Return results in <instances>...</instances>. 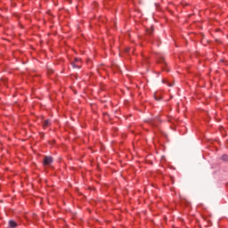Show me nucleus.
<instances>
[{
    "label": "nucleus",
    "instance_id": "f257e3e1",
    "mask_svg": "<svg viewBox=\"0 0 228 228\" xmlns=\"http://www.w3.org/2000/svg\"><path fill=\"white\" fill-rule=\"evenodd\" d=\"M53 163V158L52 157H45L44 159V165H51Z\"/></svg>",
    "mask_w": 228,
    "mask_h": 228
},
{
    "label": "nucleus",
    "instance_id": "f03ea898",
    "mask_svg": "<svg viewBox=\"0 0 228 228\" xmlns=\"http://www.w3.org/2000/svg\"><path fill=\"white\" fill-rule=\"evenodd\" d=\"M9 226L11 228H15V227H17V223L13 220H11V221H9Z\"/></svg>",
    "mask_w": 228,
    "mask_h": 228
},
{
    "label": "nucleus",
    "instance_id": "7ed1b4c3",
    "mask_svg": "<svg viewBox=\"0 0 228 228\" xmlns=\"http://www.w3.org/2000/svg\"><path fill=\"white\" fill-rule=\"evenodd\" d=\"M49 126H51V120L46 119L44 123H43V127H49Z\"/></svg>",
    "mask_w": 228,
    "mask_h": 228
},
{
    "label": "nucleus",
    "instance_id": "20e7f679",
    "mask_svg": "<svg viewBox=\"0 0 228 228\" xmlns=\"http://www.w3.org/2000/svg\"><path fill=\"white\" fill-rule=\"evenodd\" d=\"M73 67L75 68V69H79V64H76V62H73Z\"/></svg>",
    "mask_w": 228,
    "mask_h": 228
},
{
    "label": "nucleus",
    "instance_id": "39448f33",
    "mask_svg": "<svg viewBox=\"0 0 228 228\" xmlns=\"http://www.w3.org/2000/svg\"><path fill=\"white\" fill-rule=\"evenodd\" d=\"M154 31V29L151 28V30H148V35H151Z\"/></svg>",
    "mask_w": 228,
    "mask_h": 228
},
{
    "label": "nucleus",
    "instance_id": "423d86ee",
    "mask_svg": "<svg viewBox=\"0 0 228 228\" xmlns=\"http://www.w3.org/2000/svg\"><path fill=\"white\" fill-rule=\"evenodd\" d=\"M75 61H76L77 63H79V61H81V59L75 58Z\"/></svg>",
    "mask_w": 228,
    "mask_h": 228
}]
</instances>
